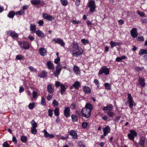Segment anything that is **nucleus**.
I'll return each instance as SVG.
<instances>
[{
    "instance_id": "1",
    "label": "nucleus",
    "mask_w": 147,
    "mask_h": 147,
    "mask_svg": "<svg viewBox=\"0 0 147 147\" xmlns=\"http://www.w3.org/2000/svg\"><path fill=\"white\" fill-rule=\"evenodd\" d=\"M109 69L107 68L106 66H104L100 69L98 74L100 75L104 74L105 75H107L109 74Z\"/></svg>"
},
{
    "instance_id": "2",
    "label": "nucleus",
    "mask_w": 147,
    "mask_h": 147,
    "mask_svg": "<svg viewBox=\"0 0 147 147\" xmlns=\"http://www.w3.org/2000/svg\"><path fill=\"white\" fill-rule=\"evenodd\" d=\"M91 112L90 110L86 108H83L81 111V114L83 116L88 118L90 117Z\"/></svg>"
},
{
    "instance_id": "3",
    "label": "nucleus",
    "mask_w": 147,
    "mask_h": 147,
    "mask_svg": "<svg viewBox=\"0 0 147 147\" xmlns=\"http://www.w3.org/2000/svg\"><path fill=\"white\" fill-rule=\"evenodd\" d=\"M52 41L55 43H57L59 44L60 46L64 47L65 45V43L63 40L59 38H54L53 39Z\"/></svg>"
},
{
    "instance_id": "4",
    "label": "nucleus",
    "mask_w": 147,
    "mask_h": 147,
    "mask_svg": "<svg viewBox=\"0 0 147 147\" xmlns=\"http://www.w3.org/2000/svg\"><path fill=\"white\" fill-rule=\"evenodd\" d=\"M21 47L24 49H28L30 48L29 44L26 41H22L19 43Z\"/></svg>"
},
{
    "instance_id": "5",
    "label": "nucleus",
    "mask_w": 147,
    "mask_h": 147,
    "mask_svg": "<svg viewBox=\"0 0 147 147\" xmlns=\"http://www.w3.org/2000/svg\"><path fill=\"white\" fill-rule=\"evenodd\" d=\"M6 34L12 37L17 38L18 37V34L12 30H8L6 31Z\"/></svg>"
},
{
    "instance_id": "6",
    "label": "nucleus",
    "mask_w": 147,
    "mask_h": 147,
    "mask_svg": "<svg viewBox=\"0 0 147 147\" xmlns=\"http://www.w3.org/2000/svg\"><path fill=\"white\" fill-rule=\"evenodd\" d=\"M61 65L59 63L56 66V71L53 72V74L55 77H58L62 68Z\"/></svg>"
},
{
    "instance_id": "7",
    "label": "nucleus",
    "mask_w": 147,
    "mask_h": 147,
    "mask_svg": "<svg viewBox=\"0 0 147 147\" xmlns=\"http://www.w3.org/2000/svg\"><path fill=\"white\" fill-rule=\"evenodd\" d=\"M83 53L84 50L82 48H78L77 51L73 53L72 55L75 57H78L82 54Z\"/></svg>"
},
{
    "instance_id": "8",
    "label": "nucleus",
    "mask_w": 147,
    "mask_h": 147,
    "mask_svg": "<svg viewBox=\"0 0 147 147\" xmlns=\"http://www.w3.org/2000/svg\"><path fill=\"white\" fill-rule=\"evenodd\" d=\"M88 7L90 8V11L91 12L94 11L96 8L94 1L92 0L90 1L89 2Z\"/></svg>"
},
{
    "instance_id": "9",
    "label": "nucleus",
    "mask_w": 147,
    "mask_h": 147,
    "mask_svg": "<svg viewBox=\"0 0 147 147\" xmlns=\"http://www.w3.org/2000/svg\"><path fill=\"white\" fill-rule=\"evenodd\" d=\"M71 49L72 51V54L73 53L77 51L79 48V44L77 43L73 42L72 43L71 45Z\"/></svg>"
},
{
    "instance_id": "10",
    "label": "nucleus",
    "mask_w": 147,
    "mask_h": 147,
    "mask_svg": "<svg viewBox=\"0 0 147 147\" xmlns=\"http://www.w3.org/2000/svg\"><path fill=\"white\" fill-rule=\"evenodd\" d=\"M130 34L133 38H136L138 35L137 29L136 28H133L130 31Z\"/></svg>"
},
{
    "instance_id": "11",
    "label": "nucleus",
    "mask_w": 147,
    "mask_h": 147,
    "mask_svg": "<svg viewBox=\"0 0 147 147\" xmlns=\"http://www.w3.org/2000/svg\"><path fill=\"white\" fill-rule=\"evenodd\" d=\"M42 16L45 19L49 21H51L54 19V18L53 16L46 13H43Z\"/></svg>"
},
{
    "instance_id": "12",
    "label": "nucleus",
    "mask_w": 147,
    "mask_h": 147,
    "mask_svg": "<svg viewBox=\"0 0 147 147\" xmlns=\"http://www.w3.org/2000/svg\"><path fill=\"white\" fill-rule=\"evenodd\" d=\"M128 100L129 104V106L130 108H131L133 106L134 101L131 94L129 93L128 94Z\"/></svg>"
},
{
    "instance_id": "13",
    "label": "nucleus",
    "mask_w": 147,
    "mask_h": 147,
    "mask_svg": "<svg viewBox=\"0 0 147 147\" xmlns=\"http://www.w3.org/2000/svg\"><path fill=\"white\" fill-rule=\"evenodd\" d=\"M70 110L69 107H65L64 110V115L66 117H68L70 116Z\"/></svg>"
},
{
    "instance_id": "14",
    "label": "nucleus",
    "mask_w": 147,
    "mask_h": 147,
    "mask_svg": "<svg viewBox=\"0 0 147 147\" xmlns=\"http://www.w3.org/2000/svg\"><path fill=\"white\" fill-rule=\"evenodd\" d=\"M102 129L104 136H107L110 131L111 129L109 126L107 125L105 127H103Z\"/></svg>"
},
{
    "instance_id": "15",
    "label": "nucleus",
    "mask_w": 147,
    "mask_h": 147,
    "mask_svg": "<svg viewBox=\"0 0 147 147\" xmlns=\"http://www.w3.org/2000/svg\"><path fill=\"white\" fill-rule=\"evenodd\" d=\"M47 67L50 70L53 69L54 68L53 64L50 61H48L46 64Z\"/></svg>"
},
{
    "instance_id": "16",
    "label": "nucleus",
    "mask_w": 147,
    "mask_h": 147,
    "mask_svg": "<svg viewBox=\"0 0 147 147\" xmlns=\"http://www.w3.org/2000/svg\"><path fill=\"white\" fill-rule=\"evenodd\" d=\"M47 89L48 92L50 94H52L54 91L53 86L52 84H49L47 86Z\"/></svg>"
},
{
    "instance_id": "17",
    "label": "nucleus",
    "mask_w": 147,
    "mask_h": 147,
    "mask_svg": "<svg viewBox=\"0 0 147 147\" xmlns=\"http://www.w3.org/2000/svg\"><path fill=\"white\" fill-rule=\"evenodd\" d=\"M69 134L72 136V138L74 139H76L77 138L78 136L75 130H71L69 132Z\"/></svg>"
},
{
    "instance_id": "18",
    "label": "nucleus",
    "mask_w": 147,
    "mask_h": 147,
    "mask_svg": "<svg viewBox=\"0 0 147 147\" xmlns=\"http://www.w3.org/2000/svg\"><path fill=\"white\" fill-rule=\"evenodd\" d=\"M113 106L111 104L107 105L106 106L104 107L102 109V110L104 111H112L113 109Z\"/></svg>"
},
{
    "instance_id": "19",
    "label": "nucleus",
    "mask_w": 147,
    "mask_h": 147,
    "mask_svg": "<svg viewBox=\"0 0 147 147\" xmlns=\"http://www.w3.org/2000/svg\"><path fill=\"white\" fill-rule=\"evenodd\" d=\"M138 82L139 83V85H140L141 86L144 87L145 86V80L144 78L139 76Z\"/></svg>"
},
{
    "instance_id": "20",
    "label": "nucleus",
    "mask_w": 147,
    "mask_h": 147,
    "mask_svg": "<svg viewBox=\"0 0 147 147\" xmlns=\"http://www.w3.org/2000/svg\"><path fill=\"white\" fill-rule=\"evenodd\" d=\"M39 51L40 54L42 56H45L47 54L46 49L44 48H40L39 50Z\"/></svg>"
},
{
    "instance_id": "21",
    "label": "nucleus",
    "mask_w": 147,
    "mask_h": 147,
    "mask_svg": "<svg viewBox=\"0 0 147 147\" xmlns=\"http://www.w3.org/2000/svg\"><path fill=\"white\" fill-rule=\"evenodd\" d=\"M139 143L141 146V147H144L145 138L143 136H141L140 137Z\"/></svg>"
},
{
    "instance_id": "22",
    "label": "nucleus",
    "mask_w": 147,
    "mask_h": 147,
    "mask_svg": "<svg viewBox=\"0 0 147 147\" xmlns=\"http://www.w3.org/2000/svg\"><path fill=\"white\" fill-rule=\"evenodd\" d=\"M30 30L32 33L36 32V25L34 24H32L30 25Z\"/></svg>"
},
{
    "instance_id": "23",
    "label": "nucleus",
    "mask_w": 147,
    "mask_h": 147,
    "mask_svg": "<svg viewBox=\"0 0 147 147\" xmlns=\"http://www.w3.org/2000/svg\"><path fill=\"white\" fill-rule=\"evenodd\" d=\"M110 44L111 45V48H112L117 46H119L120 45H121V43L119 42H113V41H112L110 42Z\"/></svg>"
},
{
    "instance_id": "24",
    "label": "nucleus",
    "mask_w": 147,
    "mask_h": 147,
    "mask_svg": "<svg viewBox=\"0 0 147 147\" xmlns=\"http://www.w3.org/2000/svg\"><path fill=\"white\" fill-rule=\"evenodd\" d=\"M83 91L86 93H90L91 92V90L90 88L87 86H83Z\"/></svg>"
},
{
    "instance_id": "25",
    "label": "nucleus",
    "mask_w": 147,
    "mask_h": 147,
    "mask_svg": "<svg viewBox=\"0 0 147 147\" xmlns=\"http://www.w3.org/2000/svg\"><path fill=\"white\" fill-rule=\"evenodd\" d=\"M36 33L39 37L43 38L45 37L44 34L40 30H36Z\"/></svg>"
},
{
    "instance_id": "26",
    "label": "nucleus",
    "mask_w": 147,
    "mask_h": 147,
    "mask_svg": "<svg viewBox=\"0 0 147 147\" xmlns=\"http://www.w3.org/2000/svg\"><path fill=\"white\" fill-rule=\"evenodd\" d=\"M47 75L46 72L45 71H42L40 75H38V76L41 78H44L46 77Z\"/></svg>"
},
{
    "instance_id": "27",
    "label": "nucleus",
    "mask_w": 147,
    "mask_h": 147,
    "mask_svg": "<svg viewBox=\"0 0 147 147\" xmlns=\"http://www.w3.org/2000/svg\"><path fill=\"white\" fill-rule=\"evenodd\" d=\"M73 70L75 73L76 74H78L80 73L79 68L76 66H75L73 68Z\"/></svg>"
},
{
    "instance_id": "28",
    "label": "nucleus",
    "mask_w": 147,
    "mask_h": 147,
    "mask_svg": "<svg viewBox=\"0 0 147 147\" xmlns=\"http://www.w3.org/2000/svg\"><path fill=\"white\" fill-rule=\"evenodd\" d=\"M30 2L32 4L37 5L40 3V0H31Z\"/></svg>"
},
{
    "instance_id": "29",
    "label": "nucleus",
    "mask_w": 147,
    "mask_h": 147,
    "mask_svg": "<svg viewBox=\"0 0 147 147\" xmlns=\"http://www.w3.org/2000/svg\"><path fill=\"white\" fill-rule=\"evenodd\" d=\"M126 58V57L125 55L122 56L121 57H117L116 59V61L117 62H119Z\"/></svg>"
},
{
    "instance_id": "30",
    "label": "nucleus",
    "mask_w": 147,
    "mask_h": 147,
    "mask_svg": "<svg viewBox=\"0 0 147 147\" xmlns=\"http://www.w3.org/2000/svg\"><path fill=\"white\" fill-rule=\"evenodd\" d=\"M61 94L62 95L63 94L64 92L65 91L66 88H65V86L64 85H63L62 84H61Z\"/></svg>"
},
{
    "instance_id": "31",
    "label": "nucleus",
    "mask_w": 147,
    "mask_h": 147,
    "mask_svg": "<svg viewBox=\"0 0 147 147\" xmlns=\"http://www.w3.org/2000/svg\"><path fill=\"white\" fill-rule=\"evenodd\" d=\"M85 108H86L90 110L91 111H92V109H93L92 105L90 103L86 104V105L85 107Z\"/></svg>"
},
{
    "instance_id": "32",
    "label": "nucleus",
    "mask_w": 147,
    "mask_h": 147,
    "mask_svg": "<svg viewBox=\"0 0 147 147\" xmlns=\"http://www.w3.org/2000/svg\"><path fill=\"white\" fill-rule=\"evenodd\" d=\"M139 54L140 55H142L144 54H147V51L146 50L141 49L139 52Z\"/></svg>"
},
{
    "instance_id": "33",
    "label": "nucleus",
    "mask_w": 147,
    "mask_h": 147,
    "mask_svg": "<svg viewBox=\"0 0 147 147\" xmlns=\"http://www.w3.org/2000/svg\"><path fill=\"white\" fill-rule=\"evenodd\" d=\"M80 83L78 81H76L73 84V86L76 89H78L80 87Z\"/></svg>"
},
{
    "instance_id": "34",
    "label": "nucleus",
    "mask_w": 147,
    "mask_h": 147,
    "mask_svg": "<svg viewBox=\"0 0 147 147\" xmlns=\"http://www.w3.org/2000/svg\"><path fill=\"white\" fill-rule=\"evenodd\" d=\"M15 15V13L13 11H10L7 15L9 18H13Z\"/></svg>"
},
{
    "instance_id": "35",
    "label": "nucleus",
    "mask_w": 147,
    "mask_h": 147,
    "mask_svg": "<svg viewBox=\"0 0 147 147\" xmlns=\"http://www.w3.org/2000/svg\"><path fill=\"white\" fill-rule=\"evenodd\" d=\"M78 147H86L83 142L79 141L78 143Z\"/></svg>"
},
{
    "instance_id": "36",
    "label": "nucleus",
    "mask_w": 147,
    "mask_h": 147,
    "mask_svg": "<svg viewBox=\"0 0 147 147\" xmlns=\"http://www.w3.org/2000/svg\"><path fill=\"white\" fill-rule=\"evenodd\" d=\"M72 120L73 122L77 121L78 119L76 116L75 115L72 114L71 115Z\"/></svg>"
},
{
    "instance_id": "37",
    "label": "nucleus",
    "mask_w": 147,
    "mask_h": 147,
    "mask_svg": "<svg viewBox=\"0 0 147 147\" xmlns=\"http://www.w3.org/2000/svg\"><path fill=\"white\" fill-rule=\"evenodd\" d=\"M105 89L107 90H109L111 89V86L109 85V84L107 83H105L104 84Z\"/></svg>"
},
{
    "instance_id": "38",
    "label": "nucleus",
    "mask_w": 147,
    "mask_h": 147,
    "mask_svg": "<svg viewBox=\"0 0 147 147\" xmlns=\"http://www.w3.org/2000/svg\"><path fill=\"white\" fill-rule=\"evenodd\" d=\"M54 113L55 115L58 116L59 114V109L58 108H56L54 111Z\"/></svg>"
},
{
    "instance_id": "39",
    "label": "nucleus",
    "mask_w": 147,
    "mask_h": 147,
    "mask_svg": "<svg viewBox=\"0 0 147 147\" xmlns=\"http://www.w3.org/2000/svg\"><path fill=\"white\" fill-rule=\"evenodd\" d=\"M62 5L66 6L68 5V1L67 0H60Z\"/></svg>"
},
{
    "instance_id": "40",
    "label": "nucleus",
    "mask_w": 147,
    "mask_h": 147,
    "mask_svg": "<svg viewBox=\"0 0 147 147\" xmlns=\"http://www.w3.org/2000/svg\"><path fill=\"white\" fill-rule=\"evenodd\" d=\"M31 123L32 126V128H36L37 127V124L34 120L32 121Z\"/></svg>"
},
{
    "instance_id": "41",
    "label": "nucleus",
    "mask_w": 147,
    "mask_h": 147,
    "mask_svg": "<svg viewBox=\"0 0 147 147\" xmlns=\"http://www.w3.org/2000/svg\"><path fill=\"white\" fill-rule=\"evenodd\" d=\"M52 104L53 106L55 107L57 106L58 105L59 103L55 99H54L52 102Z\"/></svg>"
},
{
    "instance_id": "42",
    "label": "nucleus",
    "mask_w": 147,
    "mask_h": 147,
    "mask_svg": "<svg viewBox=\"0 0 147 147\" xmlns=\"http://www.w3.org/2000/svg\"><path fill=\"white\" fill-rule=\"evenodd\" d=\"M16 59L18 60H21L22 59H24V57L22 56V55H18L16 56Z\"/></svg>"
},
{
    "instance_id": "43",
    "label": "nucleus",
    "mask_w": 147,
    "mask_h": 147,
    "mask_svg": "<svg viewBox=\"0 0 147 147\" xmlns=\"http://www.w3.org/2000/svg\"><path fill=\"white\" fill-rule=\"evenodd\" d=\"M21 140L23 142L25 143L27 141V138L26 137L23 136L21 137Z\"/></svg>"
},
{
    "instance_id": "44",
    "label": "nucleus",
    "mask_w": 147,
    "mask_h": 147,
    "mask_svg": "<svg viewBox=\"0 0 147 147\" xmlns=\"http://www.w3.org/2000/svg\"><path fill=\"white\" fill-rule=\"evenodd\" d=\"M81 42L83 43L84 45H85L89 43V40H86L85 39H83L81 40Z\"/></svg>"
},
{
    "instance_id": "45",
    "label": "nucleus",
    "mask_w": 147,
    "mask_h": 147,
    "mask_svg": "<svg viewBox=\"0 0 147 147\" xmlns=\"http://www.w3.org/2000/svg\"><path fill=\"white\" fill-rule=\"evenodd\" d=\"M35 105V104L34 102L30 103L28 106L29 109H32Z\"/></svg>"
},
{
    "instance_id": "46",
    "label": "nucleus",
    "mask_w": 147,
    "mask_h": 147,
    "mask_svg": "<svg viewBox=\"0 0 147 147\" xmlns=\"http://www.w3.org/2000/svg\"><path fill=\"white\" fill-rule=\"evenodd\" d=\"M137 13L141 17L144 16L145 15V13L142 12H141L139 10H137Z\"/></svg>"
},
{
    "instance_id": "47",
    "label": "nucleus",
    "mask_w": 147,
    "mask_h": 147,
    "mask_svg": "<svg viewBox=\"0 0 147 147\" xmlns=\"http://www.w3.org/2000/svg\"><path fill=\"white\" fill-rule=\"evenodd\" d=\"M130 132V134H131L133 135L134 136H137V134L136 133V132L133 130H130L129 131Z\"/></svg>"
},
{
    "instance_id": "48",
    "label": "nucleus",
    "mask_w": 147,
    "mask_h": 147,
    "mask_svg": "<svg viewBox=\"0 0 147 147\" xmlns=\"http://www.w3.org/2000/svg\"><path fill=\"white\" fill-rule=\"evenodd\" d=\"M128 136L130 139H131L133 141H134V136L132 134H129Z\"/></svg>"
},
{
    "instance_id": "49",
    "label": "nucleus",
    "mask_w": 147,
    "mask_h": 147,
    "mask_svg": "<svg viewBox=\"0 0 147 147\" xmlns=\"http://www.w3.org/2000/svg\"><path fill=\"white\" fill-rule=\"evenodd\" d=\"M28 68L31 71L36 72L37 71L36 69L34 68L32 66H30L28 67Z\"/></svg>"
},
{
    "instance_id": "50",
    "label": "nucleus",
    "mask_w": 147,
    "mask_h": 147,
    "mask_svg": "<svg viewBox=\"0 0 147 147\" xmlns=\"http://www.w3.org/2000/svg\"><path fill=\"white\" fill-rule=\"evenodd\" d=\"M135 69L138 72L142 71L144 69V67H135Z\"/></svg>"
},
{
    "instance_id": "51",
    "label": "nucleus",
    "mask_w": 147,
    "mask_h": 147,
    "mask_svg": "<svg viewBox=\"0 0 147 147\" xmlns=\"http://www.w3.org/2000/svg\"><path fill=\"white\" fill-rule=\"evenodd\" d=\"M71 22L74 24H78L81 23V21L75 20H71Z\"/></svg>"
},
{
    "instance_id": "52",
    "label": "nucleus",
    "mask_w": 147,
    "mask_h": 147,
    "mask_svg": "<svg viewBox=\"0 0 147 147\" xmlns=\"http://www.w3.org/2000/svg\"><path fill=\"white\" fill-rule=\"evenodd\" d=\"M37 132L36 128H32L31 129V132L33 134H36Z\"/></svg>"
},
{
    "instance_id": "53",
    "label": "nucleus",
    "mask_w": 147,
    "mask_h": 147,
    "mask_svg": "<svg viewBox=\"0 0 147 147\" xmlns=\"http://www.w3.org/2000/svg\"><path fill=\"white\" fill-rule=\"evenodd\" d=\"M53 110L51 109H49L48 111V115L50 117H52L53 115Z\"/></svg>"
},
{
    "instance_id": "54",
    "label": "nucleus",
    "mask_w": 147,
    "mask_h": 147,
    "mask_svg": "<svg viewBox=\"0 0 147 147\" xmlns=\"http://www.w3.org/2000/svg\"><path fill=\"white\" fill-rule=\"evenodd\" d=\"M107 114L111 117H112L114 115V113L110 111L107 112Z\"/></svg>"
},
{
    "instance_id": "55",
    "label": "nucleus",
    "mask_w": 147,
    "mask_h": 147,
    "mask_svg": "<svg viewBox=\"0 0 147 147\" xmlns=\"http://www.w3.org/2000/svg\"><path fill=\"white\" fill-rule=\"evenodd\" d=\"M44 136L45 137L47 138L49 137V134L47 131L45 130H44Z\"/></svg>"
},
{
    "instance_id": "56",
    "label": "nucleus",
    "mask_w": 147,
    "mask_h": 147,
    "mask_svg": "<svg viewBox=\"0 0 147 147\" xmlns=\"http://www.w3.org/2000/svg\"><path fill=\"white\" fill-rule=\"evenodd\" d=\"M60 61V58L59 57H57V58L55 59L54 61V62L55 63L58 64Z\"/></svg>"
},
{
    "instance_id": "57",
    "label": "nucleus",
    "mask_w": 147,
    "mask_h": 147,
    "mask_svg": "<svg viewBox=\"0 0 147 147\" xmlns=\"http://www.w3.org/2000/svg\"><path fill=\"white\" fill-rule=\"evenodd\" d=\"M137 40L138 41H143L144 40V38L143 36H141L139 37L138 38Z\"/></svg>"
},
{
    "instance_id": "58",
    "label": "nucleus",
    "mask_w": 147,
    "mask_h": 147,
    "mask_svg": "<svg viewBox=\"0 0 147 147\" xmlns=\"http://www.w3.org/2000/svg\"><path fill=\"white\" fill-rule=\"evenodd\" d=\"M41 104L43 105H46V102L45 100V99L42 97Z\"/></svg>"
},
{
    "instance_id": "59",
    "label": "nucleus",
    "mask_w": 147,
    "mask_h": 147,
    "mask_svg": "<svg viewBox=\"0 0 147 147\" xmlns=\"http://www.w3.org/2000/svg\"><path fill=\"white\" fill-rule=\"evenodd\" d=\"M24 11H19L16 12V14L23 15L24 14Z\"/></svg>"
},
{
    "instance_id": "60",
    "label": "nucleus",
    "mask_w": 147,
    "mask_h": 147,
    "mask_svg": "<svg viewBox=\"0 0 147 147\" xmlns=\"http://www.w3.org/2000/svg\"><path fill=\"white\" fill-rule=\"evenodd\" d=\"M88 125V124L87 123L85 122H83L82 123V125L83 128H85L87 127Z\"/></svg>"
},
{
    "instance_id": "61",
    "label": "nucleus",
    "mask_w": 147,
    "mask_h": 147,
    "mask_svg": "<svg viewBox=\"0 0 147 147\" xmlns=\"http://www.w3.org/2000/svg\"><path fill=\"white\" fill-rule=\"evenodd\" d=\"M3 147H9V145L6 141L4 142L3 144Z\"/></svg>"
},
{
    "instance_id": "62",
    "label": "nucleus",
    "mask_w": 147,
    "mask_h": 147,
    "mask_svg": "<svg viewBox=\"0 0 147 147\" xmlns=\"http://www.w3.org/2000/svg\"><path fill=\"white\" fill-rule=\"evenodd\" d=\"M38 24L40 26H42L44 24V21L42 20H40L38 22Z\"/></svg>"
},
{
    "instance_id": "63",
    "label": "nucleus",
    "mask_w": 147,
    "mask_h": 147,
    "mask_svg": "<svg viewBox=\"0 0 147 147\" xmlns=\"http://www.w3.org/2000/svg\"><path fill=\"white\" fill-rule=\"evenodd\" d=\"M61 84H60V83L59 81H56L55 83V86L56 87H57L59 86H61Z\"/></svg>"
},
{
    "instance_id": "64",
    "label": "nucleus",
    "mask_w": 147,
    "mask_h": 147,
    "mask_svg": "<svg viewBox=\"0 0 147 147\" xmlns=\"http://www.w3.org/2000/svg\"><path fill=\"white\" fill-rule=\"evenodd\" d=\"M141 21L144 23L147 24V18H143L141 20Z\"/></svg>"
}]
</instances>
